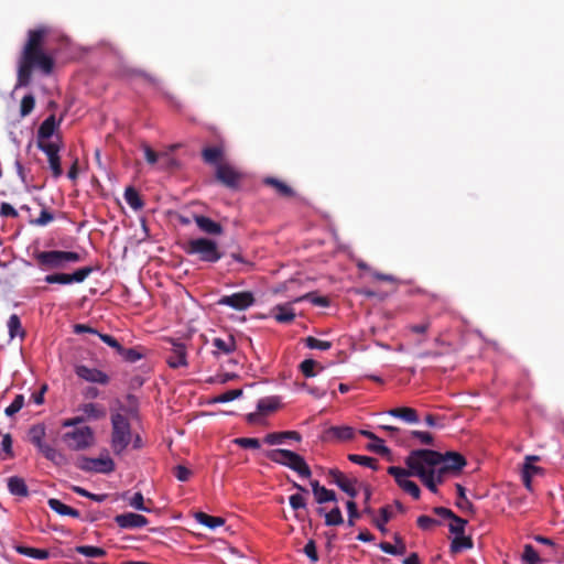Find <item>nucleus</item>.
Wrapping results in <instances>:
<instances>
[{
	"label": "nucleus",
	"mask_w": 564,
	"mask_h": 564,
	"mask_svg": "<svg viewBox=\"0 0 564 564\" xmlns=\"http://www.w3.org/2000/svg\"><path fill=\"white\" fill-rule=\"evenodd\" d=\"M465 457L457 452L442 454L433 449H414L405 458L406 467L414 469V474L422 484L433 494H437V486L449 476H456L466 466Z\"/></svg>",
	"instance_id": "obj_1"
},
{
	"label": "nucleus",
	"mask_w": 564,
	"mask_h": 564,
	"mask_svg": "<svg viewBox=\"0 0 564 564\" xmlns=\"http://www.w3.org/2000/svg\"><path fill=\"white\" fill-rule=\"evenodd\" d=\"M54 68V58L43 50L31 51L30 55L22 52L18 61V78L15 89L26 87L31 83L33 69L50 75Z\"/></svg>",
	"instance_id": "obj_2"
},
{
	"label": "nucleus",
	"mask_w": 564,
	"mask_h": 564,
	"mask_svg": "<svg viewBox=\"0 0 564 564\" xmlns=\"http://www.w3.org/2000/svg\"><path fill=\"white\" fill-rule=\"evenodd\" d=\"M32 258L37 268L46 272L65 270L69 263H77L82 260L78 252L64 250H35Z\"/></svg>",
	"instance_id": "obj_3"
},
{
	"label": "nucleus",
	"mask_w": 564,
	"mask_h": 564,
	"mask_svg": "<svg viewBox=\"0 0 564 564\" xmlns=\"http://www.w3.org/2000/svg\"><path fill=\"white\" fill-rule=\"evenodd\" d=\"M111 449L113 454L121 455L132 441L131 425L120 413L111 415Z\"/></svg>",
	"instance_id": "obj_4"
},
{
	"label": "nucleus",
	"mask_w": 564,
	"mask_h": 564,
	"mask_svg": "<svg viewBox=\"0 0 564 564\" xmlns=\"http://www.w3.org/2000/svg\"><path fill=\"white\" fill-rule=\"evenodd\" d=\"M270 460L286 466L297 473L301 477L308 478L312 475L305 459L295 452L289 449H271L265 455Z\"/></svg>",
	"instance_id": "obj_5"
},
{
	"label": "nucleus",
	"mask_w": 564,
	"mask_h": 564,
	"mask_svg": "<svg viewBox=\"0 0 564 564\" xmlns=\"http://www.w3.org/2000/svg\"><path fill=\"white\" fill-rule=\"evenodd\" d=\"M185 252L198 256L199 260L210 263L217 262L223 257L217 242L207 238L191 239L185 247Z\"/></svg>",
	"instance_id": "obj_6"
},
{
	"label": "nucleus",
	"mask_w": 564,
	"mask_h": 564,
	"mask_svg": "<svg viewBox=\"0 0 564 564\" xmlns=\"http://www.w3.org/2000/svg\"><path fill=\"white\" fill-rule=\"evenodd\" d=\"M62 440L68 448L73 451H83L94 444L95 434L91 427L82 426L64 433Z\"/></svg>",
	"instance_id": "obj_7"
},
{
	"label": "nucleus",
	"mask_w": 564,
	"mask_h": 564,
	"mask_svg": "<svg viewBox=\"0 0 564 564\" xmlns=\"http://www.w3.org/2000/svg\"><path fill=\"white\" fill-rule=\"evenodd\" d=\"M388 474L391 475L394 478V480L398 484V486L403 491L409 494L413 499H419L420 498L421 490H420L419 486L414 481L409 479L410 476L417 477L414 474V469L413 468L408 467L405 469V468H402V467H399V466H390L388 468Z\"/></svg>",
	"instance_id": "obj_8"
},
{
	"label": "nucleus",
	"mask_w": 564,
	"mask_h": 564,
	"mask_svg": "<svg viewBox=\"0 0 564 564\" xmlns=\"http://www.w3.org/2000/svg\"><path fill=\"white\" fill-rule=\"evenodd\" d=\"M94 269L91 267H83L75 270L73 273L65 272H53L46 274L44 281L47 284H62L68 285L73 283H83L91 273Z\"/></svg>",
	"instance_id": "obj_9"
},
{
	"label": "nucleus",
	"mask_w": 564,
	"mask_h": 564,
	"mask_svg": "<svg viewBox=\"0 0 564 564\" xmlns=\"http://www.w3.org/2000/svg\"><path fill=\"white\" fill-rule=\"evenodd\" d=\"M37 148L43 151L48 161V166L52 171V175L54 178H58L63 174V170L61 166V156L59 151L62 148V141L58 135L55 137V141L52 142H37Z\"/></svg>",
	"instance_id": "obj_10"
},
{
	"label": "nucleus",
	"mask_w": 564,
	"mask_h": 564,
	"mask_svg": "<svg viewBox=\"0 0 564 564\" xmlns=\"http://www.w3.org/2000/svg\"><path fill=\"white\" fill-rule=\"evenodd\" d=\"M253 303V294L248 291L237 292L230 295H224L217 302L218 305L229 306L237 311L247 310L248 307L252 306Z\"/></svg>",
	"instance_id": "obj_11"
},
{
	"label": "nucleus",
	"mask_w": 564,
	"mask_h": 564,
	"mask_svg": "<svg viewBox=\"0 0 564 564\" xmlns=\"http://www.w3.org/2000/svg\"><path fill=\"white\" fill-rule=\"evenodd\" d=\"M167 343L171 344L166 355L167 365L173 369L187 367V349L185 344L172 338L167 339Z\"/></svg>",
	"instance_id": "obj_12"
},
{
	"label": "nucleus",
	"mask_w": 564,
	"mask_h": 564,
	"mask_svg": "<svg viewBox=\"0 0 564 564\" xmlns=\"http://www.w3.org/2000/svg\"><path fill=\"white\" fill-rule=\"evenodd\" d=\"M75 373L78 378L91 383H99L105 386L108 384L110 381V378L106 372L97 368H90L85 365L76 366Z\"/></svg>",
	"instance_id": "obj_13"
},
{
	"label": "nucleus",
	"mask_w": 564,
	"mask_h": 564,
	"mask_svg": "<svg viewBox=\"0 0 564 564\" xmlns=\"http://www.w3.org/2000/svg\"><path fill=\"white\" fill-rule=\"evenodd\" d=\"M328 476L330 477L332 482L336 484L350 498H355L358 495L356 489V479L348 478L338 469H329Z\"/></svg>",
	"instance_id": "obj_14"
},
{
	"label": "nucleus",
	"mask_w": 564,
	"mask_h": 564,
	"mask_svg": "<svg viewBox=\"0 0 564 564\" xmlns=\"http://www.w3.org/2000/svg\"><path fill=\"white\" fill-rule=\"evenodd\" d=\"M216 178L227 187L235 188L239 184L240 174L231 165L219 163L216 166Z\"/></svg>",
	"instance_id": "obj_15"
},
{
	"label": "nucleus",
	"mask_w": 564,
	"mask_h": 564,
	"mask_svg": "<svg viewBox=\"0 0 564 564\" xmlns=\"http://www.w3.org/2000/svg\"><path fill=\"white\" fill-rule=\"evenodd\" d=\"M115 522L121 529H139L148 525L149 520L142 514L126 512L117 514Z\"/></svg>",
	"instance_id": "obj_16"
},
{
	"label": "nucleus",
	"mask_w": 564,
	"mask_h": 564,
	"mask_svg": "<svg viewBox=\"0 0 564 564\" xmlns=\"http://www.w3.org/2000/svg\"><path fill=\"white\" fill-rule=\"evenodd\" d=\"M59 126V121H56L54 115L48 116L39 127L37 130V142H52L54 133Z\"/></svg>",
	"instance_id": "obj_17"
},
{
	"label": "nucleus",
	"mask_w": 564,
	"mask_h": 564,
	"mask_svg": "<svg viewBox=\"0 0 564 564\" xmlns=\"http://www.w3.org/2000/svg\"><path fill=\"white\" fill-rule=\"evenodd\" d=\"M45 34H46L45 29L30 30L28 33V41H26L22 52H26V54L30 55L31 51L43 50L42 43H43Z\"/></svg>",
	"instance_id": "obj_18"
},
{
	"label": "nucleus",
	"mask_w": 564,
	"mask_h": 564,
	"mask_svg": "<svg viewBox=\"0 0 564 564\" xmlns=\"http://www.w3.org/2000/svg\"><path fill=\"white\" fill-rule=\"evenodd\" d=\"M271 315L281 324H289L295 318V312L290 303L275 305Z\"/></svg>",
	"instance_id": "obj_19"
},
{
	"label": "nucleus",
	"mask_w": 564,
	"mask_h": 564,
	"mask_svg": "<svg viewBox=\"0 0 564 564\" xmlns=\"http://www.w3.org/2000/svg\"><path fill=\"white\" fill-rule=\"evenodd\" d=\"M286 440L301 441V434L296 431L274 432L269 433L264 437V443L269 445H278L284 443Z\"/></svg>",
	"instance_id": "obj_20"
},
{
	"label": "nucleus",
	"mask_w": 564,
	"mask_h": 564,
	"mask_svg": "<svg viewBox=\"0 0 564 564\" xmlns=\"http://www.w3.org/2000/svg\"><path fill=\"white\" fill-rule=\"evenodd\" d=\"M312 491L315 497V500L317 503H325L330 501H336V494L333 490H329L325 488L324 486H321L317 480L311 481Z\"/></svg>",
	"instance_id": "obj_21"
},
{
	"label": "nucleus",
	"mask_w": 564,
	"mask_h": 564,
	"mask_svg": "<svg viewBox=\"0 0 564 564\" xmlns=\"http://www.w3.org/2000/svg\"><path fill=\"white\" fill-rule=\"evenodd\" d=\"M194 220L197 225V227L209 235H220L223 232V227L220 224L214 221L209 217L203 216V215H196L194 217Z\"/></svg>",
	"instance_id": "obj_22"
},
{
	"label": "nucleus",
	"mask_w": 564,
	"mask_h": 564,
	"mask_svg": "<svg viewBox=\"0 0 564 564\" xmlns=\"http://www.w3.org/2000/svg\"><path fill=\"white\" fill-rule=\"evenodd\" d=\"M263 184L270 186L281 197H293L295 195L293 188L281 180L275 177H265Z\"/></svg>",
	"instance_id": "obj_23"
},
{
	"label": "nucleus",
	"mask_w": 564,
	"mask_h": 564,
	"mask_svg": "<svg viewBox=\"0 0 564 564\" xmlns=\"http://www.w3.org/2000/svg\"><path fill=\"white\" fill-rule=\"evenodd\" d=\"M86 420H99L106 416V409L104 405L97 403H85L78 408Z\"/></svg>",
	"instance_id": "obj_24"
},
{
	"label": "nucleus",
	"mask_w": 564,
	"mask_h": 564,
	"mask_svg": "<svg viewBox=\"0 0 564 564\" xmlns=\"http://www.w3.org/2000/svg\"><path fill=\"white\" fill-rule=\"evenodd\" d=\"M387 413L393 417L401 419L406 423H417L419 422L417 412L412 408H406V406L394 408V409H390Z\"/></svg>",
	"instance_id": "obj_25"
},
{
	"label": "nucleus",
	"mask_w": 564,
	"mask_h": 564,
	"mask_svg": "<svg viewBox=\"0 0 564 564\" xmlns=\"http://www.w3.org/2000/svg\"><path fill=\"white\" fill-rule=\"evenodd\" d=\"M37 449L44 455L46 459L51 460L57 466L64 465L66 463L65 455L46 443Z\"/></svg>",
	"instance_id": "obj_26"
},
{
	"label": "nucleus",
	"mask_w": 564,
	"mask_h": 564,
	"mask_svg": "<svg viewBox=\"0 0 564 564\" xmlns=\"http://www.w3.org/2000/svg\"><path fill=\"white\" fill-rule=\"evenodd\" d=\"M395 544H390L388 542H381L379 547L382 552L391 555H403L406 551L405 543L403 539L399 535H394Z\"/></svg>",
	"instance_id": "obj_27"
},
{
	"label": "nucleus",
	"mask_w": 564,
	"mask_h": 564,
	"mask_svg": "<svg viewBox=\"0 0 564 564\" xmlns=\"http://www.w3.org/2000/svg\"><path fill=\"white\" fill-rule=\"evenodd\" d=\"M281 405V399L280 397L272 395V397H265L258 401L257 403V410L259 413H271L278 410Z\"/></svg>",
	"instance_id": "obj_28"
},
{
	"label": "nucleus",
	"mask_w": 564,
	"mask_h": 564,
	"mask_svg": "<svg viewBox=\"0 0 564 564\" xmlns=\"http://www.w3.org/2000/svg\"><path fill=\"white\" fill-rule=\"evenodd\" d=\"M8 489L14 496L26 497L29 495L24 479L18 476H12L8 479Z\"/></svg>",
	"instance_id": "obj_29"
},
{
	"label": "nucleus",
	"mask_w": 564,
	"mask_h": 564,
	"mask_svg": "<svg viewBox=\"0 0 564 564\" xmlns=\"http://www.w3.org/2000/svg\"><path fill=\"white\" fill-rule=\"evenodd\" d=\"M195 520L209 529H216L225 524V519L221 517H213L205 512L198 511L194 514Z\"/></svg>",
	"instance_id": "obj_30"
},
{
	"label": "nucleus",
	"mask_w": 564,
	"mask_h": 564,
	"mask_svg": "<svg viewBox=\"0 0 564 564\" xmlns=\"http://www.w3.org/2000/svg\"><path fill=\"white\" fill-rule=\"evenodd\" d=\"M474 546L473 540L470 536H466L465 533L457 534L451 542V552L459 553L463 550H469Z\"/></svg>",
	"instance_id": "obj_31"
},
{
	"label": "nucleus",
	"mask_w": 564,
	"mask_h": 564,
	"mask_svg": "<svg viewBox=\"0 0 564 564\" xmlns=\"http://www.w3.org/2000/svg\"><path fill=\"white\" fill-rule=\"evenodd\" d=\"M15 551L21 555H24V556H28L31 558H35V560H46L50 556V553L47 550L24 546V545H18L15 547Z\"/></svg>",
	"instance_id": "obj_32"
},
{
	"label": "nucleus",
	"mask_w": 564,
	"mask_h": 564,
	"mask_svg": "<svg viewBox=\"0 0 564 564\" xmlns=\"http://www.w3.org/2000/svg\"><path fill=\"white\" fill-rule=\"evenodd\" d=\"M213 346L216 348V354L221 352L227 355L236 349V344L231 336L227 337L226 339L219 337L215 338L213 340Z\"/></svg>",
	"instance_id": "obj_33"
},
{
	"label": "nucleus",
	"mask_w": 564,
	"mask_h": 564,
	"mask_svg": "<svg viewBox=\"0 0 564 564\" xmlns=\"http://www.w3.org/2000/svg\"><path fill=\"white\" fill-rule=\"evenodd\" d=\"M328 433L339 441H349L355 436V430L351 426H332Z\"/></svg>",
	"instance_id": "obj_34"
},
{
	"label": "nucleus",
	"mask_w": 564,
	"mask_h": 564,
	"mask_svg": "<svg viewBox=\"0 0 564 564\" xmlns=\"http://www.w3.org/2000/svg\"><path fill=\"white\" fill-rule=\"evenodd\" d=\"M126 203L134 210H139L143 207V202L139 193L131 186L124 189L123 194Z\"/></svg>",
	"instance_id": "obj_35"
},
{
	"label": "nucleus",
	"mask_w": 564,
	"mask_h": 564,
	"mask_svg": "<svg viewBox=\"0 0 564 564\" xmlns=\"http://www.w3.org/2000/svg\"><path fill=\"white\" fill-rule=\"evenodd\" d=\"M202 156L206 163L216 164L217 166L220 163L223 150L219 147H207L203 149Z\"/></svg>",
	"instance_id": "obj_36"
},
{
	"label": "nucleus",
	"mask_w": 564,
	"mask_h": 564,
	"mask_svg": "<svg viewBox=\"0 0 564 564\" xmlns=\"http://www.w3.org/2000/svg\"><path fill=\"white\" fill-rule=\"evenodd\" d=\"M44 437H45V426L43 424L33 425L29 430V440L37 448L41 447L43 444H45L43 442Z\"/></svg>",
	"instance_id": "obj_37"
},
{
	"label": "nucleus",
	"mask_w": 564,
	"mask_h": 564,
	"mask_svg": "<svg viewBox=\"0 0 564 564\" xmlns=\"http://www.w3.org/2000/svg\"><path fill=\"white\" fill-rule=\"evenodd\" d=\"M75 551L86 557H104L107 552L102 547L94 546V545H77Z\"/></svg>",
	"instance_id": "obj_38"
},
{
	"label": "nucleus",
	"mask_w": 564,
	"mask_h": 564,
	"mask_svg": "<svg viewBox=\"0 0 564 564\" xmlns=\"http://www.w3.org/2000/svg\"><path fill=\"white\" fill-rule=\"evenodd\" d=\"M7 326L10 338H14L17 336L24 337V330L22 328L20 317L17 314H12L9 317Z\"/></svg>",
	"instance_id": "obj_39"
},
{
	"label": "nucleus",
	"mask_w": 564,
	"mask_h": 564,
	"mask_svg": "<svg viewBox=\"0 0 564 564\" xmlns=\"http://www.w3.org/2000/svg\"><path fill=\"white\" fill-rule=\"evenodd\" d=\"M348 459L354 464L365 466V467L371 468L373 470H376L378 468L377 459L373 457H370V456L350 454V455H348Z\"/></svg>",
	"instance_id": "obj_40"
},
{
	"label": "nucleus",
	"mask_w": 564,
	"mask_h": 564,
	"mask_svg": "<svg viewBox=\"0 0 564 564\" xmlns=\"http://www.w3.org/2000/svg\"><path fill=\"white\" fill-rule=\"evenodd\" d=\"M115 462L110 457L96 458L95 473L109 474L115 470Z\"/></svg>",
	"instance_id": "obj_41"
},
{
	"label": "nucleus",
	"mask_w": 564,
	"mask_h": 564,
	"mask_svg": "<svg viewBox=\"0 0 564 564\" xmlns=\"http://www.w3.org/2000/svg\"><path fill=\"white\" fill-rule=\"evenodd\" d=\"M542 560L531 544H525L522 553L523 564H541Z\"/></svg>",
	"instance_id": "obj_42"
},
{
	"label": "nucleus",
	"mask_w": 564,
	"mask_h": 564,
	"mask_svg": "<svg viewBox=\"0 0 564 564\" xmlns=\"http://www.w3.org/2000/svg\"><path fill=\"white\" fill-rule=\"evenodd\" d=\"M456 490L458 496L456 506L463 511L471 510L473 505L466 497L465 488L460 484H456Z\"/></svg>",
	"instance_id": "obj_43"
},
{
	"label": "nucleus",
	"mask_w": 564,
	"mask_h": 564,
	"mask_svg": "<svg viewBox=\"0 0 564 564\" xmlns=\"http://www.w3.org/2000/svg\"><path fill=\"white\" fill-rule=\"evenodd\" d=\"M128 362H137L143 358V354L137 348H124L122 347L119 354Z\"/></svg>",
	"instance_id": "obj_44"
},
{
	"label": "nucleus",
	"mask_w": 564,
	"mask_h": 564,
	"mask_svg": "<svg viewBox=\"0 0 564 564\" xmlns=\"http://www.w3.org/2000/svg\"><path fill=\"white\" fill-rule=\"evenodd\" d=\"M305 345L310 349L328 350L332 347V343L327 340H321L318 338L308 336L305 339Z\"/></svg>",
	"instance_id": "obj_45"
},
{
	"label": "nucleus",
	"mask_w": 564,
	"mask_h": 564,
	"mask_svg": "<svg viewBox=\"0 0 564 564\" xmlns=\"http://www.w3.org/2000/svg\"><path fill=\"white\" fill-rule=\"evenodd\" d=\"M344 522L341 511L338 507H335L325 514L326 525H339Z\"/></svg>",
	"instance_id": "obj_46"
},
{
	"label": "nucleus",
	"mask_w": 564,
	"mask_h": 564,
	"mask_svg": "<svg viewBox=\"0 0 564 564\" xmlns=\"http://www.w3.org/2000/svg\"><path fill=\"white\" fill-rule=\"evenodd\" d=\"M34 106H35V99H34L33 95H31V94L25 95L21 100V106H20L21 117L29 116L33 111Z\"/></svg>",
	"instance_id": "obj_47"
},
{
	"label": "nucleus",
	"mask_w": 564,
	"mask_h": 564,
	"mask_svg": "<svg viewBox=\"0 0 564 564\" xmlns=\"http://www.w3.org/2000/svg\"><path fill=\"white\" fill-rule=\"evenodd\" d=\"M392 514L389 510V507H383L380 509V516L379 518L375 521L376 523V527L382 532V533H386L387 532V528H386V524L390 521Z\"/></svg>",
	"instance_id": "obj_48"
},
{
	"label": "nucleus",
	"mask_w": 564,
	"mask_h": 564,
	"mask_svg": "<svg viewBox=\"0 0 564 564\" xmlns=\"http://www.w3.org/2000/svg\"><path fill=\"white\" fill-rule=\"evenodd\" d=\"M129 506L139 511L151 512V509L149 507L144 506V498L140 491L135 492L130 498Z\"/></svg>",
	"instance_id": "obj_49"
},
{
	"label": "nucleus",
	"mask_w": 564,
	"mask_h": 564,
	"mask_svg": "<svg viewBox=\"0 0 564 564\" xmlns=\"http://www.w3.org/2000/svg\"><path fill=\"white\" fill-rule=\"evenodd\" d=\"M538 456H527L523 465V473H529L531 477L542 474V468L533 465V462L538 460Z\"/></svg>",
	"instance_id": "obj_50"
},
{
	"label": "nucleus",
	"mask_w": 564,
	"mask_h": 564,
	"mask_svg": "<svg viewBox=\"0 0 564 564\" xmlns=\"http://www.w3.org/2000/svg\"><path fill=\"white\" fill-rule=\"evenodd\" d=\"M241 394H242V390L241 389L228 390V391L217 395L215 398V402L227 403V402H230V401H234V400L238 399Z\"/></svg>",
	"instance_id": "obj_51"
},
{
	"label": "nucleus",
	"mask_w": 564,
	"mask_h": 564,
	"mask_svg": "<svg viewBox=\"0 0 564 564\" xmlns=\"http://www.w3.org/2000/svg\"><path fill=\"white\" fill-rule=\"evenodd\" d=\"M24 405V397L22 394H17L13 401L9 406L6 408L4 413L8 416H12L18 413Z\"/></svg>",
	"instance_id": "obj_52"
},
{
	"label": "nucleus",
	"mask_w": 564,
	"mask_h": 564,
	"mask_svg": "<svg viewBox=\"0 0 564 564\" xmlns=\"http://www.w3.org/2000/svg\"><path fill=\"white\" fill-rule=\"evenodd\" d=\"M467 524V521L460 517H457L456 514L452 518V522L449 523V531L451 533L457 535L465 533V527Z\"/></svg>",
	"instance_id": "obj_53"
},
{
	"label": "nucleus",
	"mask_w": 564,
	"mask_h": 564,
	"mask_svg": "<svg viewBox=\"0 0 564 564\" xmlns=\"http://www.w3.org/2000/svg\"><path fill=\"white\" fill-rule=\"evenodd\" d=\"M54 220V215L48 209L43 208L36 219L30 220V224L35 226H46Z\"/></svg>",
	"instance_id": "obj_54"
},
{
	"label": "nucleus",
	"mask_w": 564,
	"mask_h": 564,
	"mask_svg": "<svg viewBox=\"0 0 564 564\" xmlns=\"http://www.w3.org/2000/svg\"><path fill=\"white\" fill-rule=\"evenodd\" d=\"M0 455L12 456V438L10 434H0Z\"/></svg>",
	"instance_id": "obj_55"
},
{
	"label": "nucleus",
	"mask_w": 564,
	"mask_h": 564,
	"mask_svg": "<svg viewBox=\"0 0 564 564\" xmlns=\"http://www.w3.org/2000/svg\"><path fill=\"white\" fill-rule=\"evenodd\" d=\"M234 443L242 448L258 449L261 446L260 441L253 437H239L236 438Z\"/></svg>",
	"instance_id": "obj_56"
},
{
	"label": "nucleus",
	"mask_w": 564,
	"mask_h": 564,
	"mask_svg": "<svg viewBox=\"0 0 564 564\" xmlns=\"http://www.w3.org/2000/svg\"><path fill=\"white\" fill-rule=\"evenodd\" d=\"M367 448L373 453L380 454V455H387L389 454V448L383 444V441L380 437H377L371 443L367 445Z\"/></svg>",
	"instance_id": "obj_57"
},
{
	"label": "nucleus",
	"mask_w": 564,
	"mask_h": 564,
	"mask_svg": "<svg viewBox=\"0 0 564 564\" xmlns=\"http://www.w3.org/2000/svg\"><path fill=\"white\" fill-rule=\"evenodd\" d=\"M317 366V362L313 359H305L301 362L300 369L302 373L307 377H314L316 373L314 371V368Z\"/></svg>",
	"instance_id": "obj_58"
},
{
	"label": "nucleus",
	"mask_w": 564,
	"mask_h": 564,
	"mask_svg": "<svg viewBox=\"0 0 564 564\" xmlns=\"http://www.w3.org/2000/svg\"><path fill=\"white\" fill-rule=\"evenodd\" d=\"M73 491L76 492L77 495L82 496V497H86V498L91 499V500H94L96 502H102L106 499V495L91 494V492L87 491L85 488H82V487H78V486L73 487Z\"/></svg>",
	"instance_id": "obj_59"
},
{
	"label": "nucleus",
	"mask_w": 564,
	"mask_h": 564,
	"mask_svg": "<svg viewBox=\"0 0 564 564\" xmlns=\"http://www.w3.org/2000/svg\"><path fill=\"white\" fill-rule=\"evenodd\" d=\"M417 527L422 530H431L433 527L440 524V522L429 516H420L416 520Z\"/></svg>",
	"instance_id": "obj_60"
},
{
	"label": "nucleus",
	"mask_w": 564,
	"mask_h": 564,
	"mask_svg": "<svg viewBox=\"0 0 564 564\" xmlns=\"http://www.w3.org/2000/svg\"><path fill=\"white\" fill-rule=\"evenodd\" d=\"M304 299H307V300L311 301V303H313V304H315L317 306H322V307H326L329 304V301H328L327 297H325V296H317V295H314V294H311V293H308V294H306V295H304L302 297L296 299L295 302H300V301H302Z\"/></svg>",
	"instance_id": "obj_61"
},
{
	"label": "nucleus",
	"mask_w": 564,
	"mask_h": 564,
	"mask_svg": "<svg viewBox=\"0 0 564 564\" xmlns=\"http://www.w3.org/2000/svg\"><path fill=\"white\" fill-rule=\"evenodd\" d=\"M289 502H290L291 508L295 511L306 508L305 498L301 494H295V495L290 496Z\"/></svg>",
	"instance_id": "obj_62"
},
{
	"label": "nucleus",
	"mask_w": 564,
	"mask_h": 564,
	"mask_svg": "<svg viewBox=\"0 0 564 564\" xmlns=\"http://www.w3.org/2000/svg\"><path fill=\"white\" fill-rule=\"evenodd\" d=\"M47 505L53 511H55L56 513H58L61 516H65L67 508H68L67 505L63 503L61 500H58L56 498L48 499Z\"/></svg>",
	"instance_id": "obj_63"
},
{
	"label": "nucleus",
	"mask_w": 564,
	"mask_h": 564,
	"mask_svg": "<svg viewBox=\"0 0 564 564\" xmlns=\"http://www.w3.org/2000/svg\"><path fill=\"white\" fill-rule=\"evenodd\" d=\"M173 474L176 477V479L180 481H187L189 479V477L192 476V471L183 465H177L174 468Z\"/></svg>",
	"instance_id": "obj_64"
}]
</instances>
